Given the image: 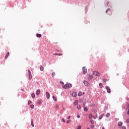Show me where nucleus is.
Here are the masks:
<instances>
[{
  "instance_id": "nucleus-1",
  "label": "nucleus",
  "mask_w": 129,
  "mask_h": 129,
  "mask_svg": "<svg viewBox=\"0 0 129 129\" xmlns=\"http://www.w3.org/2000/svg\"><path fill=\"white\" fill-rule=\"evenodd\" d=\"M62 88L64 89H69V88H71L72 87V84L69 83L65 85H63L62 86Z\"/></svg>"
},
{
  "instance_id": "nucleus-2",
  "label": "nucleus",
  "mask_w": 129,
  "mask_h": 129,
  "mask_svg": "<svg viewBox=\"0 0 129 129\" xmlns=\"http://www.w3.org/2000/svg\"><path fill=\"white\" fill-rule=\"evenodd\" d=\"M93 74L95 76H98V77H99V76H100V74L99 73V72H98L97 71L93 72Z\"/></svg>"
},
{
  "instance_id": "nucleus-3",
  "label": "nucleus",
  "mask_w": 129,
  "mask_h": 129,
  "mask_svg": "<svg viewBox=\"0 0 129 129\" xmlns=\"http://www.w3.org/2000/svg\"><path fill=\"white\" fill-rule=\"evenodd\" d=\"M106 14H108V15H110V16H111V15L112 14V11H111V10L109 9H108L106 11Z\"/></svg>"
},
{
  "instance_id": "nucleus-4",
  "label": "nucleus",
  "mask_w": 129,
  "mask_h": 129,
  "mask_svg": "<svg viewBox=\"0 0 129 129\" xmlns=\"http://www.w3.org/2000/svg\"><path fill=\"white\" fill-rule=\"evenodd\" d=\"M28 75H29V80H32V74L31 73V71L28 70Z\"/></svg>"
},
{
  "instance_id": "nucleus-5",
  "label": "nucleus",
  "mask_w": 129,
  "mask_h": 129,
  "mask_svg": "<svg viewBox=\"0 0 129 129\" xmlns=\"http://www.w3.org/2000/svg\"><path fill=\"white\" fill-rule=\"evenodd\" d=\"M106 90H107L108 93H110V88H109V87L107 86V87H106Z\"/></svg>"
},
{
  "instance_id": "nucleus-6",
  "label": "nucleus",
  "mask_w": 129,
  "mask_h": 129,
  "mask_svg": "<svg viewBox=\"0 0 129 129\" xmlns=\"http://www.w3.org/2000/svg\"><path fill=\"white\" fill-rule=\"evenodd\" d=\"M83 71L84 74H86V73H87V70L85 68V67L83 68Z\"/></svg>"
},
{
  "instance_id": "nucleus-7",
  "label": "nucleus",
  "mask_w": 129,
  "mask_h": 129,
  "mask_svg": "<svg viewBox=\"0 0 129 129\" xmlns=\"http://www.w3.org/2000/svg\"><path fill=\"white\" fill-rule=\"evenodd\" d=\"M72 96H73V97H76V96H77V93H76V92H73V93H72Z\"/></svg>"
},
{
  "instance_id": "nucleus-8",
  "label": "nucleus",
  "mask_w": 129,
  "mask_h": 129,
  "mask_svg": "<svg viewBox=\"0 0 129 129\" xmlns=\"http://www.w3.org/2000/svg\"><path fill=\"white\" fill-rule=\"evenodd\" d=\"M84 84H85V86H88V85L89 84V83H88L86 81H84Z\"/></svg>"
},
{
  "instance_id": "nucleus-9",
  "label": "nucleus",
  "mask_w": 129,
  "mask_h": 129,
  "mask_svg": "<svg viewBox=\"0 0 129 129\" xmlns=\"http://www.w3.org/2000/svg\"><path fill=\"white\" fill-rule=\"evenodd\" d=\"M46 97L47 99H49V98H50V94L47 92H46Z\"/></svg>"
},
{
  "instance_id": "nucleus-10",
  "label": "nucleus",
  "mask_w": 129,
  "mask_h": 129,
  "mask_svg": "<svg viewBox=\"0 0 129 129\" xmlns=\"http://www.w3.org/2000/svg\"><path fill=\"white\" fill-rule=\"evenodd\" d=\"M40 93H41V91H40V90H37L36 92V95H40Z\"/></svg>"
},
{
  "instance_id": "nucleus-11",
  "label": "nucleus",
  "mask_w": 129,
  "mask_h": 129,
  "mask_svg": "<svg viewBox=\"0 0 129 129\" xmlns=\"http://www.w3.org/2000/svg\"><path fill=\"white\" fill-rule=\"evenodd\" d=\"M88 79L91 80V79H93V76H92V75H89Z\"/></svg>"
},
{
  "instance_id": "nucleus-12",
  "label": "nucleus",
  "mask_w": 129,
  "mask_h": 129,
  "mask_svg": "<svg viewBox=\"0 0 129 129\" xmlns=\"http://www.w3.org/2000/svg\"><path fill=\"white\" fill-rule=\"evenodd\" d=\"M9 55H10V52H7V54L6 55L5 59H8V57H9Z\"/></svg>"
},
{
  "instance_id": "nucleus-13",
  "label": "nucleus",
  "mask_w": 129,
  "mask_h": 129,
  "mask_svg": "<svg viewBox=\"0 0 129 129\" xmlns=\"http://www.w3.org/2000/svg\"><path fill=\"white\" fill-rule=\"evenodd\" d=\"M36 37H37V38H41V37H42V35L41 34L37 33L36 34Z\"/></svg>"
},
{
  "instance_id": "nucleus-14",
  "label": "nucleus",
  "mask_w": 129,
  "mask_h": 129,
  "mask_svg": "<svg viewBox=\"0 0 129 129\" xmlns=\"http://www.w3.org/2000/svg\"><path fill=\"white\" fill-rule=\"evenodd\" d=\"M125 109H129V104H127L126 106L125 107Z\"/></svg>"
},
{
  "instance_id": "nucleus-15",
  "label": "nucleus",
  "mask_w": 129,
  "mask_h": 129,
  "mask_svg": "<svg viewBox=\"0 0 129 129\" xmlns=\"http://www.w3.org/2000/svg\"><path fill=\"white\" fill-rule=\"evenodd\" d=\"M92 117H93V116L92 115V114H90L89 115V118H90V119H91V118H92Z\"/></svg>"
},
{
  "instance_id": "nucleus-16",
  "label": "nucleus",
  "mask_w": 129,
  "mask_h": 129,
  "mask_svg": "<svg viewBox=\"0 0 129 129\" xmlns=\"http://www.w3.org/2000/svg\"><path fill=\"white\" fill-rule=\"evenodd\" d=\"M103 116H104V114H102V115H100L99 117V119H101V118H102V117H103Z\"/></svg>"
},
{
  "instance_id": "nucleus-17",
  "label": "nucleus",
  "mask_w": 129,
  "mask_h": 129,
  "mask_svg": "<svg viewBox=\"0 0 129 129\" xmlns=\"http://www.w3.org/2000/svg\"><path fill=\"white\" fill-rule=\"evenodd\" d=\"M74 104H75V105H77V104H78V101L76 100L74 103Z\"/></svg>"
},
{
  "instance_id": "nucleus-18",
  "label": "nucleus",
  "mask_w": 129,
  "mask_h": 129,
  "mask_svg": "<svg viewBox=\"0 0 129 129\" xmlns=\"http://www.w3.org/2000/svg\"><path fill=\"white\" fill-rule=\"evenodd\" d=\"M118 124L119 126H121V125H122V122H119L118 123Z\"/></svg>"
},
{
  "instance_id": "nucleus-19",
  "label": "nucleus",
  "mask_w": 129,
  "mask_h": 129,
  "mask_svg": "<svg viewBox=\"0 0 129 129\" xmlns=\"http://www.w3.org/2000/svg\"><path fill=\"white\" fill-rule=\"evenodd\" d=\"M42 103V101L39 100L37 102V104H39V105H40V104Z\"/></svg>"
},
{
  "instance_id": "nucleus-20",
  "label": "nucleus",
  "mask_w": 129,
  "mask_h": 129,
  "mask_svg": "<svg viewBox=\"0 0 129 129\" xmlns=\"http://www.w3.org/2000/svg\"><path fill=\"white\" fill-rule=\"evenodd\" d=\"M77 107L78 109H81V106L80 105H78Z\"/></svg>"
},
{
  "instance_id": "nucleus-21",
  "label": "nucleus",
  "mask_w": 129,
  "mask_h": 129,
  "mask_svg": "<svg viewBox=\"0 0 129 129\" xmlns=\"http://www.w3.org/2000/svg\"><path fill=\"white\" fill-rule=\"evenodd\" d=\"M78 96H81L82 95V92H79L78 94Z\"/></svg>"
},
{
  "instance_id": "nucleus-22",
  "label": "nucleus",
  "mask_w": 129,
  "mask_h": 129,
  "mask_svg": "<svg viewBox=\"0 0 129 129\" xmlns=\"http://www.w3.org/2000/svg\"><path fill=\"white\" fill-rule=\"evenodd\" d=\"M99 86L100 88H102V87H103V86L102 85V84L101 83L99 84Z\"/></svg>"
},
{
  "instance_id": "nucleus-23",
  "label": "nucleus",
  "mask_w": 129,
  "mask_h": 129,
  "mask_svg": "<svg viewBox=\"0 0 129 129\" xmlns=\"http://www.w3.org/2000/svg\"><path fill=\"white\" fill-rule=\"evenodd\" d=\"M52 98H53V99L54 100V101H57V99L56 98V97L53 96Z\"/></svg>"
},
{
  "instance_id": "nucleus-24",
  "label": "nucleus",
  "mask_w": 129,
  "mask_h": 129,
  "mask_svg": "<svg viewBox=\"0 0 129 129\" xmlns=\"http://www.w3.org/2000/svg\"><path fill=\"white\" fill-rule=\"evenodd\" d=\"M40 70H41V71H43L44 70V67H40Z\"/></svg>"
},
{
  "instance_id": "nucleus-25",
  "label": "nucleus",
  "mask_w": 129,
  "mask_h": 129,
  "mask_svg": "<svg viewBox=\"0 0 129 129\" xmlns=\"http://www.w3.org/2000/svg\"><path fill=\"white\" fill-rule=\"evenodd\" d=\"M90 122H91V123H92V124H93L94 123V120L91 119L90 120Z\"/></svg>"
},
{
  "instance_id": "nucleus-26",
  "label": "nucleus",
  "mask_w": 129,
  "mask_h": 129,
  "mask_svg": "<svg viewBox=\"0 0 129 129\" xmlns=\"http://www.w3.org/2000/svg\"><path fill=\"white\" fill-rule=\"evenodd\" d=\"M84 111H87V110H88V109L87 108V107H84Z\"/></svg>"
},
{
  "instance_id": "nucleus-27",
  "label": "nucleus",
  "mask_w": 129,
  "mask_h": 129,
  "mask_svg": "<svg viewBox=\"0 0 129 129\" xmlns=\"http://www.w3.org/2000/svg\"><path fill=\"white\" fill-rule=\"evenodd\" d=\"M33 119H32L31 120V125L33 127H34V124H33Z\"/></svg>"
},
{
  "instance_id": "nucleus-28",
  "label": "nucleus",
  "mask_w": 129,
  "mask_h": 129,
  "mask_svg": "<svg viewBox=\"0 0 129 129\" xmlns=\"http://www.w3.org/2000/svg\"><path fill=\"white\" fill-rule=\"evenodd\" d=\"M31 96L33 98H35V94H34V93L32 94Z\"/></svg>"
},
{
  "instance_id": "nucleus-29",
  "label": "nucleus",
  "mask_w": 129,
  "mask_h": 129,
  "mask_svg": "<svg viewBox=\"0 0 129 129\" xmlns=\"http://www.w3.org/2000/svg\"><path fill=\"white\" fill-rule=\"evenodd\" d=\"M55 75H56V74H55V73L53 72V73H52V77H54V76H55Z\"/></svg>"
},
{
  "instance_id": "nucleus-30",
  "label": "nucleus",
  "mask_w": 129,
  "mask_h": 129,
  "mask_svg": "<svg viewBox=\"0 0 129 129\" xmlns=\"http://www.w3.org/2000/svg\"><path fill=\"white\" fill-rule=\"evenodd\" d=\"M32 103V101H29L28 102V104H29V105H30V104H31Z\"/></svg>"
},
{
  "instance_id": "nucleus-31",
  "label": "nucleus",
  "mask_w": 129,
  "mask_h": 129,
  "mask_svg": "<svg viewBox=\"0 0 129 129\" xmlns=\"http://www.w3.org/2000/svg\"><path fill=\"white\" fill-rule=\"evenodd\" d=\"M110 115V114L109 113H107L106 115V117H109V116Z\"/></svg>"
},
{
  "instance_id": "nucleus-32",
  "label": "nucleus",
  "mask_w": 129,
  "mask_h": 129,
  "mask_svg": "<svg viewBox=\"0 0 129 129\" xmlns=\"http://www.w3.org/2000/svg\"><path fill=\"white\" fill-rule=\"evenodd\" d=\"M82 128V127L81 126V125H79L78 126L77 129H81Z\"/></svg>"
},
{
  "instance_id": "nucleus-33",
  "label": "nucleus",
  "mask_w": 129,
  "mask_h": 129,
  "mask_svg": "<svg viewBox=\"0 0 129 129\" xmlns=\"http://www.w3.org/2000/svg\"><path fill=\"white\" fill-rule=\"evenodd\" d=\"M30 106L31 108L32 109L34 108V105H31Z\"/></svg>"
},
{
  "instance_id": "nucleus-34",
  "label": "nucleus",
  "mask_w": 129,
  "mask_h": 129,
  "mask_svg": "<svg viewBox=\"0 0 129 129\" xmlns=\"http://www.w3.org/2000/svg\"><path fill=\"white\" fill-rule=\"evenodd\" d=\"M91 128H94V125H92L91 126Z\"/></svg>"
},
{
  "instance_id": "nucleus-35",
  "label": "nucleus",
  "mask_w": 129,
  "mask_h": 129,
  "mask_svg": "<svg viewBox=\"0 0 129 129\" xmlns=\"http://www.w3.org/2000/svg\"><path fill=\"white\" fill-rule=\"evenodd\" d=\"M61 120L63 122H65V119H64V118H62L61 119Z\"/></svg>"
},
{
  "instance_id": "nucleus-36",
  "label": "nucleus",
  "mask_w": 129,
  "mask_h": 129,
  "mask_svg": "<svg viewBox=\"0 0 129 129\" xmlns=\"http://www.w3.org/2000/svg\"><path fill=\"white\" fill-rule=\"evenodd\" d=\"M70 121H71V120H67V123H69V122H70Z\"/></svg>"
},
{
  "instance_id": "nucleus-37",
  "label": "nucleus",
  "mask_w": 129,
  "mask_h": 129,
  "mask_svg": "<svg viewBox=\"0 0 129 129\" xmlns=\"http://www.w3.org/2000/svg\"><path fill=\"white\" fill-rule=\"evenodd\" d=\"M85 104H86V103L84 102L83 104V106H85Z\"/></svg>"
},
{
  "instance_id": "nucleus-38",
  "label": "nucleus",
  "mask_w": 129,
  "mask_h": 129,
  "mask_svg": "<svg viewBox=\"0 0 129 129\" xmlns=\"http://www.w3.org/2000/svg\"><path fill=\"white\" fill-rule=\"evenodd\" d=\"M122 129H126L125 126H122Z\"/></svg>"
},
{
  "instance_id": "nucleus-39",
  "label": "nucleus",
  "mask_w": 129,
  "mask_h": 129,
  "mask_svg": "<svg viewBox=\"0 0 129 129\" xmlns=\"http://www.w3.org/2000/svg\"><path fill=\"white\" fill-rule=\"evenodd\" d=\"M61 84H62V85H64V82H60Z\"/></svg>"
},
{
  "instance_id": "nucleus-40",
  "label": "nucleus",
  "mask_w": 129,
  "mask_h": 129,
  "mask_svg": "<svg viewBox=\"0 0 129 129\" xmlns=\"http://www.w3.org/2000/svg\"><path fill=\"white\" fill-rule=\"evenodd\" d=\"M70 118H71V116H69L68 117V119H69Z\"/></svg>"
},
{
  "instance_id": "nucleus-41",
  "label": "nucleus",
  "mask_w": 129,
  "mask_h": 129,
  "mask_svg": "<svg viewBox=\"0 0 129 129\" xmlns=\"http://www.w3.org/2000/svg\"><path fill=\"white\" fill-rule=\"evenodd\" d=\"M103 82H106V79H104V80H103Z\"/></svg>"
},
{
  "instance_id": "nucleus-42",
  "label": "nucleus",
  "mask_w": 129,
  "mask_h": 129,
  "mask_svg": "<svg viewBox=\"0 0 129 129\" xmlns=\"http://www.w3.org/2000/svg\"><path fill=\"white\" fill-rule=\"evenodd\" d=\"M93 118L94 119H96V117H95V116H93Z\"/></svg>"
},
{
  "instance_id": "nucleus-43",
  "label": "nucleus",
  "mask_w": 129,
  "mask_h": 129,
  "mask_svg": "<svg viewBox=\"0 0 129 129\" xmlns=\"http://www.w3.org/2000/svg\"><path fill=\"white\" fill-rule=\"evenodd\" d=\"M127 114H128L129 115V109H128V111L127 112Z\"/></svg>"
},
{
  "instance_id": "nucleus-44",
  "label": "nucleus",
  "mask_w": 129,
  "mask_h": 129,
  "mask_svg": "<svg viewBox=\"0 0 129 129\" xmlns=\"http://www.w3.org/2000/svg\"><path fill=\"white\" fill-rule=\"evenodd\" d=\"M77 117H78V118H80V115H78V116H77Z\"/></svg>"
},
{
  "instance_id": "nucleus-45",
  "label": "nucleus",
  "mask_w": 129,
  "mask_h": 129,
  "mask_svg": "<svg viewBox=\"0 0 129 129\" xmlns=\"http://www.w3.org/2000/svg\"><path fill=\"white\" fill-rule=\"evenodd\" d=\"M126 121H127V122H129V119H127L126 120Z\"/></svg>"
},
{
  "instance_id": "nucleus-46",
  "label": "nucleus",
  "mask_w": 129,
  "mask_h": 129,
  "mask_svg": "<svg viewBox=\"0 0 129 129\" xmlns=\"http://www.w3.org/2000/svg\"><path fill=\"white\" fill-rule=\"evenodd\" d=\"M102 129H105V128H104V127H103L102 128Z\"/></svg>"
},
{
  "instance_id": "nucleus-47",
  "label": "nucleus",
  "mask_w": 129,
  "mask_h": 129,
  "mask_svg": "<svg viewBox=\"0 0 129 129\" xmlns=\"http://www.w3.org/2000/svg\"><path fill=\"white\" fill-rule=\"evenodd\" d=\"M58 56H61V55H60V54H57Z\"/></svg>"
}]
</instances>
